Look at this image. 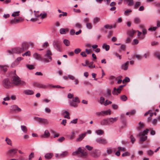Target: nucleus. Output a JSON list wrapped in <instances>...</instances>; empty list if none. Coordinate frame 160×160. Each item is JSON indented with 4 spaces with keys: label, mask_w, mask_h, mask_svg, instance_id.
<instances>
[{
    "label": "nucleus",
    "mask_w": 160,
    "mask_h": 160,
    "mask_svg": "<svg viewBox=\"0 0 160 160\" xmlns=\"http://www.w3.org/2000/svg\"><path fill=\"white\" fill-rule=\"evenodd\" d=\"M17 151L18 149L16 148L9 150H8V154H10L12 153H13L14 154H15L17 152Z\"/></svg>",
    "instance_id": "31"
},
{
    "label": "nucleus",
    "mask_w": 160,
    "mask_h": 160,
    "mask_svg": "<svg viewBox=\"0 0 160 160\" xmlns=\"http://www.w3.org/2000/svg\"><path fill=\"white\" fill-rule=\"evenodd\" d=\"M53 156V154L51 153H47L44 156L45 158L46 159L49 160L51 159Z\"/></svg>",
    "instance_id": "26"
},
{
    "label": "nucleus",
    "mask_w": 160,
    "mask_h": 160,
    "mask_svg": "<svg viewBox=\"0 0 160 160\" xmlns=\"http://www.w3.org/2000/svg\"><path fill=\"white\" fill-rule=\"evenodd\" d=\"M19 11H17L12 13V16L13 17L18 16L19 15Z\"/></svg>",
    "instance_id": "54"
},
{
    "label": "nucleus",
    "mask_w": 160,
    "mask_h": 160,
    "mask_svg": "<svg viewBox=\"0 0 160 160\" xmlns=\"http://www.w3.org/2000/svg\"><path fill=\"white\" fill-rule=\"evenodd\" d=\"M130 81V79L128 77H126L122 81V83L124 82H128Z\"/></svg>",
    "instance_id": "50"
},
{
    "label": "nucleus",
    "mask_w": 160,
    "mask_h": 160,
    "mask_svg": "<svg viewBox=\"0 0 160 160\" xmlns=\"http://www.w3.org/2000/svg\"><path fill=\"white\" fill-rule=\"evenodd\" d=\"M112 151L111 148H108L107 149V152L108 154H110L112 153Z\"/></svg>",
    "instance_id": "58"
},
{
    "label": "nucleus",
    "mask_w": 160,
    "mask_h": 160,
    "mask_svg": "<svg viewBox=\"0 0 160 160\" xmlns=\"http://www.w3.org/2000/svg\"><path fill=\"white\" fill-rule=\"evenodd\" d=\"M132 38L128 37L126 39V43H130Z\"/></svg>",
    "instance_id": "61"
},
{
    "label": "nucleus",
    "mask_w": 160,
    "mask_h": 160,
    "mask_svg": "<svg viewBox=\"0 0 160 160\" xmlns=\"http://www.w3.org/2000/svg\"><path fill=\"white\" fill-rule=\"evenodd\" d=\"M26 67L30 70H32L34 68L33 65H32L27 64L26 65Z\"/></svg>",
    "instance_id": "46"
},
{
    "label": "nucleus",
    "mask_w": 160,
    "mask_h": 160,
    "mask_svg": "<svg viewBox=\"0 0 160 160\" xmlns=\"http://www.w3.org/2000/svg\"><path fill=\"white\" fill-rule=\"evenodd\" d=\"M5 141H6L7 143L10 146H12V142L11 140L8 138H6L5 139Z\"/></svg>",
    "instance_id": "37"
},
{
    "label": "nucleus",
    "mask_w": 160,
    "mask_h": 160,
    "mask_svg": "<svg viewBox=\"0 0 160 160\" xmlns=\"http://www.w3.org/2000/svg\"><path fill=\"white\" fill-rule=\"evenodd\" d=\"M100 124L102 125H107L109 124L108 118L106 119H104L101 120L100 122Z\"/></svg>",
    "instance_id": "24"
},
{
    "label": "nucleus",
    "mask_w": 160,
    "mask_h": 160,
    "mask_svg": "<svg viewBox=\"0 0 160 160\" xmlns=\"http://www.w3.org/2000/svg\"><path fill=\"white\" fill-rule=\"evenodd\" d=\"M11 108V111L12 112L17 113L22 111L21 109L16 105H12Z\"/></svg>",
    "instance_id": "5"
},
{
    "label": "nucleus",
    "mask_w": 160,
    "mask_h": 160,
    "mask_svg": "<svg viewBox=\"0 0 160 160\" xmlns=\"http://www.w3.org/2000/svg\"><path fill=\"white\" fill-rule=\"evenodd\" d=\"M136 31L133 30L128 31L127 32L128 35L129 37L132 38Z\"/></svg>",
    "instance_id": "22"
},
{
    "label": "nucleus",
    "mask_w": 160,
    "mask_h": 160,
    "mask_svg": "<svg viewBox=\"0 0 160 160\" xmlns=\"http://www.w3.org/2000/svg\"><path fill=\"white\" fill-rule=\"evenodd\" d=\"M81 51V50L80 48H78L74 50V52L76 54H78Z\"/></svg>",
    "instance_id": "48"
},
{
    "label": "nucleus",
    "mask_w": 160,
    "mask_h": 160,
    "mask_svg": "<svg viewBox=\"0 0 160 160\" xmlns=\"http://www.w3.org/2000/svg\"><path fill=\"white\" fill-rule=\"evenodd\" d=\"M29 44L26 42H23L22 43L21 48L23 49V52L28 49V48Z\"/></svg>",
    "instance_id": "17"
},
{
    "label": "nucleus",
    "mask_w": 160,
    "mask_h": 160,
    "mask_svg": "<svg viewBox=\"0 0 160 160\" xmlns=\"http://www.w3.org/2000/svg\"><path fill=\"white\" fill-rule=\"evenodd\" d=\"M120 99L122 101H125L127 100L128 98L126 95H123L120 97Z\"/></svg>",
    "instance_id": "41"
},
{
    "label": "nucleus",
    "mask_w": 160,
    "mask_h": 160,
    "mask_svg": "<svg viewBox=\"0 0 160 160\" xmlns=\"http://www.w3.org/2000/svg\"><path fill=\"white\" fill-rule=\"evenodd\" d=\"M96 142L99 143L106 144L107 143V140L104 138H100L96 140Z\"/></svg>",
    "instance_id": "15"
},
{
    "label": "nucleus",
    "mask_w": 160,
    "mask_h": 160,
    "mask_svg": "<svg viewBox=\"0 0 160 160\" xmlns=\"http://www.w3.org/2000/svg\"><path fill=\"white\" fill-rule=\"evenodd\" d=\"M23 20L22 18L18 17V19L14 18L13 19L11 20L10 23L11 24H15L20 22L22 21Z\"/></svg>",
    "instance_id": "13"
},
{
    "label": "nucleus",
    "mask_w": 160,
    "mask_h": 160,
    "mask_svg": "<svg viewBox=\"0 0 160 160\" xmlns=\"http://www.w3.org/2000/svg\"><path fill=\"white\" fill-rule=\"evenodd\" d=\"M11 83L8 79L6 78L3 80V85L5 88H9L11 86Z\"/></svg>",
    "instance_id": "8"
},
{
    "label": "nucleus",
    "mask_w": 160,
    "mask_h": 160,
    "mask_svg": "<svg viewBox=\"0 0 160 160\" xmlns=\"http://www.w3.org/2000/svg\"><path fill=\"white\" fill-rule=\"evenodd\" d=\"M149 129H146V130H144L142 133H140L138 135V136H146V135H147L148 133Z\"/></svg>",
    "instance_id": "25"
},
{
    "label": "nucleus",
    "mask_w": 160,
    "mask_h": 160,
    "mask_svg": "<svg viewBox=\"0 0 160 160\" xmlns=\"http://www.w3.org/2000/svg\"><path fill=\"white\" fill-rule=\"evenodd\" d=\"M23 52V49L20 47L15 48L12 49V53L19 54Z\"/></svg>",
    "instance_id": "11"
},
{
    "label": "nucleus",
    "mask_w": 160,
    "mask_h": 160,
    "mask_svg": "<svg viewBox=\"0 0 160 160\" xmlns=\"http://www.w3.org/2000/svg\"><path fill=\"white\" fill-rule=\"evenodd\" d=\"M129 62L127 61L125 64L122 65L121 68L124 70H127L128 69Z\"/></svg>",
    "instance_id": "20"
},
{
    "label": "nucleus",
    "mask_w": 160,
    "mask_h": 160,
    "mask_svg": "<svg viewBox=\"0 0 160 160\" xmlns=\"http://www.w3.org/2000/svg\"><path fill=\"white\" fill-rule=\"evenodd\" d=\"M64 113H65L66 114V115L64 116V118H66L68 119H70V118L69 115V112H68L67 111H65L62 114L64 115Z\"/></svg>",
    "instance_id": "33"
},
{
    "label": "nucleus",
    "mask_w": 160,
    "mask_h": 160,
    "mask_svg": "<svg viewBox=\"0 0 160 160\" xmlns=\"http://www.w3.org/2000/svg\"><path fill=\"white\" fill-rule=\"evenodd\" d=\"M112 103V102L108 101V100H106L105 101L104 104L105 106H107V105H108L109 104Z\"/></svg>",
    "instance_id": "59"
},
{
    "label": "nucleus",
    "mask_w": 160,
    "mask_h": 160,
    "mask_svg": "<svg viewBox=\"0 0 160 160\" xmlns=\"http://www.w3.org/2000/svg\"><path fill=\"white\" fill-rule=\"evenodd\" d=\"M104 28L106 29H111L112 28V25L107 24L104 26Z\"/></svg>",
    "instance_id": "51"
},
{
    "label": "nucleus",
    "mask_w": 160,
    "mask_h": 160,
    "mask_svg": "<svg viewBox=\"0 0 160 160\" xmlns=\"http://www.w3.org/2000/svg\"><path fill=\"white\" fill-rule=\"evenodd\" d=\"M130 155L129 153L128 152H126L122 154V157H126L127 156H129Z\"/></svg>",
    "instance_id": "63"
},
{
    "label": "nucleus",
    "mask_w": 160,
    "mask_h": 160,
    "mask_svg": "<svg viewBox=\"0 0 160 160\" xmlns=\"http://www.w3.org/2000/svg\"><path fill=\"white\" fill-rule=\"evenodd\" d=\"M34 157V153L33 152H31L29 156L28 160H31V159Z\"/></svg>",
    "instance_id": "49"
},
{
    "label": "nucleus",
    "mask_w": 160,
    "mask_h": 160,
    "mask_svg": "<svg viewBox=\"0 0 160 160\" xmlns=\"http://www.w3.org/2000/svg\"><path fill=\"white\" fill-rule=\"evenodd\" d=\"M86 135V133H83L79 135L78 137L76 139L77 142H79L82 141Z\"/></svg>",
    "instance_id": "19"
},
{
    "label": "nucleus",
    "mask_w": 160,
    "mask_h": 160,
    "mask_svg": "<svg viewBox=\"0 0 160 160\" xmlns=\"http://www.w3.org/2000/svg\"><path fill=\"white\" fill-rule=\"evenodd\" d=\"M86 25L87 28L89 29H91L92 28V25L90 23H87Z\"/></svg>",
    "instance_id": "52"
},
{
    "label": "nucleus",
    "mask_w": 160,
    "mask_h": 160,
    "mask_svg": "<svg viewBox=\"0 0 160 160\" xmlns=\"http://www.w3.org/2000/svg\"><path fill=\"white\" fill-rule=\"evenodd\" d=\"M100 21V18L98 17L95 18L93 20V23H95Z\"/></svg>",
    "instance_id": "45"
},
{
    "label": "nucleus",
    "mask_w": 160,
    "mask_h": 160,
    "mask_svg": "<svg viewBox=\"0 0 160 160\" xmlns=\"http://www.w3.org/2000/svg\"><path fill=\"white\" fill-rule=\"evenodd\" d=\"M90 155L94 158H97L100 155V153L98 150L95 149L90 152Z\"/></svg>",
    "instance_id": "10"
},
{
    "label": "nucleus",
    "mask_w": 160,
    "mask_h": 160,
    "mask_svg": "<svg viewBox=\"0 0 160 160\" xmlns=\"http://www.w3.org/2000/svg\"><path fill=\"white\" fill-rule=\"evenodd\" d=\"M0 68L4 72H5L7 70V66L6 65H0Z\"/></svg>",
    "instance_id": "36"
},
{
    "label": "nucleus",
    "mask_w": 160,
    "mask_h": 160,
    "mask_svg": "<svg viewBox=\"0 0 160 160\" xmlns=\"http://www.w3.org/2000/svg\"><path fill=\"white\" fill-rule=\"evenodd\" d=\"M65 138L63 137H62L59 138L58 139V141L60 142H62L64 140Z\"/></svg>",
    "instance_id": "64"
},
{
    "label": "nucleus",
    "mask_w": 160,
    "mask_h": 160,
    "mask_svg": "<svg viewBox=\"0 0 160 160\" xmlns=\"http://www.w3.org/2000/svg\"><path fill=\"white\" fill-rule=\"evenodd\" d=\"M112 108L114 110H116L118 108V106L117 104H113L112 106Z\"/></svg>",
    "instance_id": "57"
},
{
    "label": "nucleus",
    "mask_w": 160,
    "mask_h": 160,
    "mask_svg": "<svg viewBox=\"0 0 160 160\" xmlns=\"http://www.w3.org/2000/svg\"><path fill=\"white\" fill-rule=\"evenodd\" d=\"M33 57L37 60H43V59L42 58L41 56L37 53H35L33 54Z\"/></svg>",
    "instance_id": "18"
},
{
    "label": "nucleus",
    "mask_w": 160,
    "mask_h": 160,
    "mask_svg": "<svg viewBox=\"0 0 160 160\" xmlns=\"http://www.w3.org/2000/svg\"><path fill=\"white\" fill-rule=\"evenodd\" d=\"M118 117H115L114 118H108V121L109 124H112L114 122H116L118 119Z\"/></svg>",
    "instance_id": "16"
},
{
    "label": "nucleus",
    "mask_w": 160,
    "mask_h": 160,
    "mask_svg": "<svg viewBox=\"0 0 160 160\" xmlns=\"http://www.w3.org/2000/svg\"><path fill=\"white\" fill-rule=\"evenodd\" d=\"M96 133L98 135H102L104 133V132L103 130H97L96 132Z\"/></svg>",
    "instance_id": "42"
},
{
    "label": "nucleus",
    "mask_w": 160,
    "mask_h": 160,
    "mask_svg": "<svg viewBox=\"0 0 160 160\" xmlns=\"http://www.w3.org/2000/svg\"><path fill=\"white\" fill-rule=\"evenodd\" d=\"M21 129L25 133L27 132L28 131V129L24 125H22L21 126Z\"/></svg>",
    "instance_id": "35"
},
{
    "label": "nucleus",
    "mask_w": 160,
    "mask_h": 160,
    "mask_svg": "<svg viewBox=\"0 0 160 160\" xmlns=\"http://www.w3.org/2000/svg\"><path fill=\"white\" fill-rule=\"evenodd\" d=\"M104 100H105V99L104 98L102 97H101L100 98V103L101 104H103L104 102Z\"/></svg>",
    "instance_id": "62"
},
{
    "label": "nucleus",
    "mask_w": 160,
    "mask_h": 160,
    "mask_svg": "<svg viewBox=\"0 0 160 160\" xmlns=\"http://www.w3.org/2000/svg\"><path fill=\"white\" fill-rule=\"evenodd\" d=\"M102 48L103 49H105L106 51H108L109 49L110 46L109 45H107L105 43H104L102 45Z\"/></svg>",
    "instance_id": "34"
},
{
    "label": "nucleus",
    "mask_w": 160,
    "mask_h": 160,
    "mask_svg": "<svg viewBox=\"0 0 160 160\" xmlns=\"http://www.w3.org/2000/svg\"><path fill=\"white\" fill-rule=\"evenodd\" d=\"M68 154V152L65 151L62 152V153L60 154H56L55 155V156L58 158H60L65 157Z\"/></svg>",
    "instance_id": "12"
},
{
    "label": "nucleus",
    "mask_w": 160,
    "mask_h": 160,
    "mask_svg": "<svg viewBox=\"0 0 160 160\" xmlns=\"http://www.w3.org/2000/svg\"><path fill=\"white\" fill-rule=\"evenodd\" d=\"M80 153H81L80 157H82L86 156L88 155V153L87 152L84 151V150H82L81 149Z\"/></svg>",
    "instance_id": "32"
},
{
    "label": "nucleus",
    "mask_w": 160,
    "mask_h": 160,
    "mask_svg": "<svg viewBox=\"0 0 160 160\" xmlns=\"http://www.w3.org/2000/svg\"><path fill=\"white\" fill-rule=\"evenodd\" d=\"M134 57L136 58L138 60H141L142 58V57L140 55L138 54H136L134 56Z\"/></svg>",
    "instance_id": "53"
},
{
    "label": "nucleus",
    "mask_w": 160,
    "mask_h": 160,
    "mask_svg": "<svg viewBox=\"0 0 160 160\" xmlns=\"http://www.w3.org/2000/svg\"><path fill=\"white\" fill-rule=\"evenodd\" d=\"M22 59L23 58L22 57H19L18 58L11 64V67L13 68L18 65Z\"/></svg>",
    "instance_id": "9"
},
{
    "label": "nucleus",
    "mask_w": 160,
    "mask_h": 160,
    "mask_svg": "<svg viewBox=\"0 0 160 160\" xmlns=\"http://www.w3.org/2000/svg\"><path fill=\"white\" fill-rule=\"evenodd\" d=\"M72 101L75 102H78V103L80 102L79 99L78 97H75V98H73Z\"/></svg>",
    "instance_id": "38"
},
{
    "label": "nucleus",
    "mask_w": 160,
    "mask_h": 160,
    "mask_svg": "<svg viewBox=\"0 0 160 160\" xmlns=\"http://www.w3.org/2000/svg\"><path fill=\"white\" fill-rule=\"evenodd\" d=\"M155 56L158 58L159 60H160V53L159 52H156L154 53Z\"/></svg>",
    "instance_id": "43"
},
{
    "label": "nucleus",
    "mask_w": 160,
    "mask_h": 160,
    "mask_svg": "<svg viewBox=\"0 0 160 160\" xmlns=\"http://www.w3.org/2000/svg\"><path fill=\"white\" fill-rule=\"evenodd\" d=\"M144 124L141 122H139L138 125V127L137 128V129L138 130H141L144 128Z\"/></svg>",
    "instance_id": "28"
},
{
    "label": "nucleus",
    "mask_w": 160,
    "mask_h": 160,
    "mask_svg": "<svg viewBox=\"0 0 160 160\" xmlns=\"http://www.w3.org/2000/svg\"><path fill=\"white\" fill-rule=\"evenodd\" d=\"M11 81L12 83L16 85H25L26 82L23 81H21L20 78L16 74L12 77Z\"/></svg>",
    "instance_id": "1"
},
{
    "label": "nucleus",
    "mask_w": 160,
    "mask_h": 160,
    "mask_svg": "<svg viewBox=\"0 0 160 160\" xmlns=\"http://www.w3.org/2000/svg\"><path fill=\"white\" fill-rule=\"evenodd\" d=\"M34 119L38 122L43 124L45 125H47L49 123L48 120L45 118L35 117L34 118Z\"/></svg>",
    "instance_id": "4"
},
{
    "label": "nucleus",
    "mask_w": 160,
    "mask_h": 160,
    "mask_svg": "<svg viewBox=\"0 0 160 160\" xmlns=\"http://www.w3.org/2000/svg\"><path fill=\"white\" fill-rule=\"evenodd\" d=\"M64 44L67 46H68L70 45V42L69 40L67 39H64L63 41Z\"/></svg>",
    "instance_id": "40"
},
{
    "label": "nucleus",
    "mask_w": 160,
    "mask_h": 160,
    "mask_svg": "<svg viewBox=\"0 0 160 160\" xmlns=\"http://www.w3.org/2000/svg\"><path fill=\"white\" fill-rule=\"evenodd\" d=\"M70 105L71 106L74 107H76L78 106V104L76 102H74L72 101H70Z\"/></svg>",
    "instance_id": "39"
},
{
    "label": "nucleus",
    "mask_w": 160,
    "mask_h": 160,
    "mask_svg": "<svg viewBox=\"0 0 160 160\" xmlns=\"http://www.w3.org/2000/svg\"><path fill=\"white\" fill-rule=\"evenodd\" d=\"M124 86V85H121L117 89L115 87L114 88L112 92V94L114 95H118V93H120L121 91Z\"/></svg>",
    "instance_id": "7"
},
{
    "label": "nucleus",
    "mask_w": 160,
    "mask_h": 160,
    "mask_svg": "<svg viewBox=\"0 0 160 160\" xmlns=\"http://www.w3.org/2000/svg\"><path fill=\"white\" fill-rule=\"evenodd\" d=\"M52 54L51 51L49 49L46 51V53L44 55V58L43 59V61L46 62H48L52 60L51 57Z\"/></svg>",
    "instance_id": "3"
},
{
    "label": "nucleus",
    "mask_w": 160,
    "mask_h": 160,
    "mask_svg": "<svg viewBox=\"0 0 160 160\" xmlns=\"http://www.w3.org/2000/svg\"><path fill=\"white\" fill-rule=\"evenodd\" d=\"M130 138L131 139V141L132 142V143H133L135 141V139L133 137L132 135H131L130 137Z\"/></svg>",
    "instance_id": "56"
},
{
    "label": "nucleus",
    "mask_w": 160,
    "mask_h": 160,
    "mask_svg": "<svg viewBox=\"0 0 160 160\" xmlns=\"http://www.w3.org/2000/svg\"><path fill=\"white\" fill-rule=\"evenodd\" d=\"M157 28V27H151L148 28V30L150 31H155Z\"/></svg>",
    "instance_id": "55"
},
{
    "label": "nucleus",
    "mask_w": 160,
    "mask_h": 160,
    "mask_svg": "<svg viewBox=\"0 0 160 160\" xmlns=\"http://www.w3.org/2000/svg\"><path fill=\"white\" fill-rule=\"evenodd\" d=\"M122 0H121L122 1ZM124 3H127L129 6H132L134 4L133 0H124Z\"/></svg>",
    "instance_id": "23"
},
{
    "label": "nucleus",
    "mask_w": 160,
    "mask_h": 160,
    "mask_svg": "<svg viewBox=\"0 0 160 160\" xmlns=\"http://www.w3.org/2000/svg\"><path fill=\"white\" fill-rule=\"evenodd\" d=\"M102 116L108 115V114L110 115L111 111L110 109L106 111H102Z\"/></svg>",
    "instance_id": "30"
},
{
    "label": "nucleus",
    "mask_w": 160,
    "mask_h": 160,
    "mask_svg": "<svg viewBox=\"0 0 160 160\" xmlns=\"http://www.w3.org/2000/svg\"><path fill=\"white\" fill-rule=\"evenodd\" d=\"M50 133L48 130H46L45 131L44 133L40 136V137L42 138H47L49 137Z\"/></svg>",
    "instance_id": "14"
},
{
    "label": "nucleus",
    "mask_w": 160,
    "mask_h": 160,
    "mask_svg": "<svg viewBox=\"0 0 160 160\" xmlns=\"http://www.w3.org/2000/svg\"><path fill=\"white\" fill-rule=\"evenodd\" d=\"M23 93L27 95H32L34 94V92L32 90H26L23 91Z\"/></svg>",
    "instance_id": "21"
},
{
    "label": "nucleus",
    "mask_w": 160,
    "mask_h": 160,
    "mask_svg": "<svg viewBox=\"0 0 160 160\" xmlns=\"http://www.w3.org/2000/svg\"><path fill=\"white\" fill-rule=\"evenodd\" d=\"M106 93H107V96L108 98H110L111 97V91L109 89H107Z\"/></svg>",
    "instance_id": "44"
},
{
    "label": "nucleus",
    "mask_w": 160,
    "mask_h": 160,
    "mask_svg": "<svg viewBox=\"0 0 160 160\" xmlns=\"http://www.w3.org/2000/svg\"><path fill=\"white\" fill-rule=\"evenodd\" d=\"M81 151V148L79 147L78 148V150L77 151H75L72 152V155L73 156H76L79 155Z\"/></svg>",
    "instance_id": "29"
},
{
    "label": "nucleus",
    "mask_w": 160,
    "mask_h": 160,
    "mask_svg": "<svg viewBox=\"0 0 160 160\" xmlns=\"http://www.w3.org/2000/svg\"><path fill=\"white\" fill-rule=\"evenodd\" d=\"M52 45L54 48L57 51L60 52L62 51L61 43L58 39L54 40L53 41Z\"/></svg>",
    "instance_id": "2"
},
{
    "label": "nucleus",
    "mask_w": 160,
    "mask_h": 160,
    "mask_svg": "<svg viewBox=\"0 0 160 160\" xmlns=\"http://www.w3.org/2000/svg\"><path fill=\"white\" fill-rule=\"evenodd\" d=\"M141 137L140 138L139 143L141 144L142 143L145 141H146L147 139V136H140Z\"/></svg>",
    "instance_id": "27"
},
{
    "label": "nucleus",
    "mask_w": 160,
    "mask_h": 160,
    "mask_svg": "<svg viewBox=\"0 0 160 160\" xmlns=\"http://www.w3.org/2000/svg\"><path fill=\"white\" fill-rule=\"evenodd\" d=\"M33 86L35 87L39 88H46L49 87V85H46L43 84L41 83L38 82H35L33 83Z\"/></svg>",
    "instance_id": "6"
},
{
    "label": "nucleus",
    "mask_w": 160,
    "mask_h": 160,
    "mask_svg": "<svg viewBox=\"0 0 160 160\" xmlns=\"http://www.w3.org/2000/svg\"><path fill=\"white\" fill-rule=\"evenodd\" d=\"M140 22V19L139 18H134V22L136 24L139 23Z\"/></svg>",
    "instance_id": "47"
},
{
    "label": "nucleus",
    "mask_w": 160,
    "mask_h": 160,
    "mask_svg": "<svg viewBox=\"0 0 160 160\" xmlns=\"http://www.w3.org/2000/svg\"><path fill=\"white\" fill-rule=\"evenodd\" d=\"M75 138L74 133L73 132H72V134L69 136V139L70 140H72Z\"/></svg>",
    "instance_id": "60"
}]
</instances>
